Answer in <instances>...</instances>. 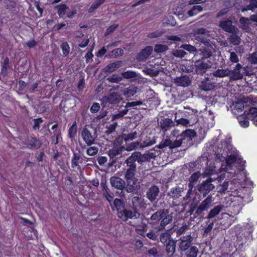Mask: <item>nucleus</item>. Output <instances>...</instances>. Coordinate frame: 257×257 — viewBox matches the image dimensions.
<instances>
[{
  "label": "nucleus",
  "mask_w": 257,
  "mask_h": 257,
  "mask_svg": "<svg viewBox=\"0 0 257 257\" xmlns=\"http://www.w3.org/2000/svg\"><path fill=\"white\" fill-rule=\"evenodd\" d=\"M219 26L223 31L229 33L238 32V28L233 25L232 21L229 19L220 21L219 23Z\"/></svg>",
  "instance_id": "14"
},
{
  "label": "nucleus",
  "mask_w": 257,
  "mask_h": 257,
  "mask_svg": "<svg viewBox=\"0 0 257 257\" xmlns=\"http://www.w3.org/2000/svg\"><path fill=\"white\" fill-rule=\"evenodd\" d=\"M231 71L228 68L222 69H217L214 72H213V76L215 77H224L226 76H228L230 75Z\"/></svg>",
  "instance_id": "30"
},
{
  "label": "nucleus",
  "mask_w": 257,
  "mask_h": 257,
  "mask_svg": "<svg viewBox=\"0 0 257 257\" xmlns=\"http://www.w3.org/2000/svg\"><path fill=\"white\" fill-rule=\"evenodd\" d=\"M242 68V65L238 63L236 65L235 67L232 70H230V79L233 80H237L241 79L243 78V74L240 72V69Z\"/></svg>",
  "instance_id": "19"
},
{
  "label": "nucleus",
  "mask_w": 257,
  "mask_h": 257,
  "mask_svg": "<svg viewBox=\"0 0 257 257\" xmlns=\"http://www.w3.org/2000/svg\"><path fill=\"white\" fill-rule=\"evenodd\" d=\"M240 124L243 127H246L249 125V121L246 118H245L243 115L239 116L237 118Z\"/></svg>",
  "instance_id": "57"
},
{
  "label": "nucleus",
  "mask_w": 257,
  "mask_h": 257,
  "mask_svg": "<svg viewBox=\"0 0 257 257\" xmlns=\"http://www.w3.org/2000/svg\"><path fill=\"white\" fill-rule=\"evenodd\" d=\"M55 9L57 10V14L59 16L62 17L69 10V7L65 4H61L55 6Z\"/></svg>",
  "instance_id": "36"
},
{
  "label": "nucleus",
  "mask_w": 257,
  "mask_h": 257,
  "mask_svg": "<svg viewBox=\"0 0 257 257\" xmlns=\"http://www.w3.org/2000/svg\"><path fill=\"white\" fill-rule=\"evenodd\" d=\"M218 169L214 166L207 167L205 169L204 172L203 174V177H205L208 176H210L213 174H217L218 171Z\"/></svg>",
  "instance_id": "40"
},
{
  "label": "nucleus",
  "mask_w": 257,
  "mask_h": 257,
  "mask_svg": "<svg viewBox=\"0 0 257 257\" xmlns=\"http://www.w3.org/2000/svg\"><path fill=\"white\" fill-rule=\"evenodd\" d=\"M215 179L209 177L206 180L203 181L198 186V190L204 197L206 196L214 188L215 186L211 183Z\"/></svg>",
  "instance_id": "7"
},
{
  "label": "nucleus",
  "mask_w": 257,
  "mask_h": 257,
  "mask_svg": "<svg viewBox=\"0 0 257 257\" xmlns=\"http://www.w3.org/2000/svg\"><path fill=\"white\" fill-rule=\"evenodd\" d=\"M122 99L121 94L117 92H113L107 95L103 96L100 99L101 104L105 106L107 103L110 104H118Z\"/></svg>",
  "instance_id": "6"
},
{
  "label": "nucleus",
  "mask_w": 257,
  "mask_h": 257,
  "mask_svg": "<svg viewBox=\"0 0 257 257\" xmlns=\"http://www.w3.org/2000/svg\"><path fill=\"white\" fill-rule=\"evenodd\" d=\"M247 61L251 64H257V52L248 55Z\"/></svg>",
  "instance_id": "51"
},
{
  "label": "nucleus",
  "mask_w": 257,
  "mask_h": 257,
  "mask_svg": "<svg viewBox=\"0 0 257 257\" xmlns=\"http://www.w3.org/2000/svg\"><path fill=\"white\" fill-rule=\"evenodd\" d=\"M121 63L122 62L119 61L109 64L106 67V71L108 73L114 71L120 67Z\"/></svg>",
  "instance_id": "39"
},
{
  "label": "nucleus",
  "mask_w": 257,
  "mask_h": 257,
  "mask_svg": "<svg viewBox=\"0 0 257 257\" xmlns=\"http://www.w3.org/2000/svg\"><path fill=\"white\" fill-rule=\"evenodd\" d=\"M190 36L192 39L197 42L203 43L206 47L214 48V43L209 40L205 39L203 36L200 35H195L194 33H190Z\"/></svg>",
  "instance_id": "18"
},
{
  "label": "nucleus",
  "mask_w": 257,
  "mask_h": 257,
  "mask_svg": "<svg viewBox=\"0 0 257 257\" xmlns=\"http://www.w3.org/2000/svg\"><path fill=\"white\" fill-rule=\"evenodd\" d=\"M216 49L215 45L214 44V48H211L206 47L204 48H202L200 49L201 51V55L202 56L201 58L200 59H206L208 60L212 54V51Z\"/></svg>",
  "instance_id": "24"
},
{
  "label": "nucleus",
  "mask_w": 257,
  "mask_h": 257,
  "mask_svg": "<svg viewBox=\"0 0 257 257\" xmlns=\"http://www.w3.org/2000/svg\"><path fill=\"white\" fill-rule=\"evenodd\" d=\"M134 153L139 164H142L148 161V157L146 154H142L140 152H134Z\"/></svg>",
  "instance_id": "38"
},
{
  "label": "nucleus",
  "mask_w": 257,
  "mask_h": 257,
  "mask_svg": "<svg viewBox=\"0 0 257 257\" xmlns=\"http://www.w3.org/2000/svg\"><path fill=\"white\" fill-rule=\"evenodd\" d=\"M169 49L168 46L163 44H156L154 47V51L156 53H162L166 51Z\"/></svg>",
  "instance_id": "47"
},
{
  "label": "nucleus",
  "mask_w": 257,
  "mask_h": 257,
  "mask_svg": "<svg viewBox=\"0 0 257 257\" xmlns=\"http://www.w3.org/2000/svg\"><path fill=\"white\" fill-rule=\"evenodd\" d=\"M203 8L200 6H194L192 9L188 11V14L189 16L192 17L196 15L198 12H201Z\"/></svg>",
  "instance_id": "48"
},
{
  "label": "nucleus",
  "mask_w": 257,
  "mask_h": 257,
  "mask_svg": "<svg viewBox=\"0 0 257 257\" xmlns=\"http://www.w3.org/2000/svg\"><path fill=\"white\" fill-rule=\"evenodd\" d=\"M138 133L135 131L128 134H123V138L125 142L132 141L138 137Z\"/></svg>",
  "instance_id": "46"
},
{
  "label": "nucleus",
  "mask_w": 257,
  "mask_h": 257,
  "mask_svg": "<svg viewBox=\"0 0 257 257\" xmlns=\"http://www.w3.org/2000/svg\"><path fill=\"white\" fill-rule=\"evenodd\" d=\"M137 169L125 168L124 169V178L126 181L125 191L127 193H132L136 190L135 185L138 179L135 177Z\"/></svg>",
  "instance_id": "4"
},
{
  "label": "nucleus",
  "mask_w": 257,
  "mask_h": 257,
  "mask_svg": "<svg viewBox=\"0 0 257 257\" xmlns=\"http://www.w3.org/2000/svg\"><path fill=\"white\" fill-rule=\"evenodd\" d=\"M138 91V88L134 85H131L124 89L123 94L126 97H131L134 96Z\"/></svg>",
  "instance_id": "25"
},
{
  "label": "nucleus",
  "mask_w": 257,
  "mask_h": 257,
  "mask_svg": "<svg viewBox=\"0 0 257 257\" xmlns=\"http://www.w3.org/2000/svg\"><path fill=\"white\" fill-rule=\"evenodd\" d=\"M160 193V189L157 185L149 187L146 192V197L151 202H153L157 199Z\"/></svg>",
  "instance_id": "15"
},
{
  "label": "nucleus",
  "mask_w": 257,
  "mask_h": 257,
  "mask_svg": "<svg viewBox=\"0 0 257 257\" xmlns=\"http://www.w3.org/2000/svg\"><path fill=\"white\" fill-rule=\"evenodd\" d=\"M199 252L198 248L196 246H192L187 250L185 257H197Z\"/></svg>",
  "instance_id": "37"
},
{
  "label": "nucleus",
  "mask_w": 257,
  "mask_h": 257,
  "mask_svg": "<svg viewBox=\"0 0 257 257\" xmlns=\"http://www.w3.org/2000/svg\"><path fill=\"white\" fill-rule=\"evenodd\" d=\"M77 133L76 123L74 122L72 126L69 129V137L71 138H73Z\"/></svg>",
  "instance_id": "59"
},
{
  "label": "nucleus",
  "mask_w": 257,
  "mask_h": 257,
  "mask_svg": "<svg viewBox=\"0 0 257 257\" xmlns=\"http://www.w3.org/2000/svg\"><path fill=\"white\" fill-rule=\"evenodd\" d=\"M107 79L109 82L111 83H118L122 80V77L114 74L108 77Z\"/></svg>",
  "instance_id": "60"
},
{
  "label": "nucleus",
  "mask_w": 257,
  "mask_h": 257,
  "mask_svg": "<svg viewBox=\"0 0 257 257\" xmlns=\"http://www.w3.org/2000/svg\"><path fill=\"white\" fill-rule=\"evenodd\" d=\"M192 33H194L195 35H206L208 37L210 36L209 34L210 31L203 28H194Z\"/></svg>",
  "instance_id": "43"
},
{
  "label": "nucleus",
  "mask_w": 257,
  "mask_h": 257,
  "mask_svg": "<svg viewBox=\"0 0 257 257\" xmlns=\"http://www.w3.org/2000/svg\"><path fill=\"white\" fill-rule=\"evenodd\" d=\"M233 106L235 109L237 111V112L242 111L244 107V102L241 100L235 102L233 103Z\"/></svg>",
  "instance_id": "54"
},
{
  "label": "nucleus",
  "mask_w": 257,
  "mask_h": 257,
  "mask_svg": "<svg viewBox=\"0 0 257 257\" xmlns=\"http://www.w3.org/2000/svg\"><path fill=\"white\" fill-rule=\"evenodd\" d=\"M196 137V132L192 129H186L181 133V138L172 141L171 138L167 136L156 148L163 149L168 147L170 150L182 147L184 150L189 148L193 145V139Z\"/></svg>",
  "instance_id": "1"
},
{
  "label": "nucleus",
  "mask_w": 257,
  "mask_h": 257,
  "mask_svg": "<svg viewBox=\"0 0 257 257\" xmlns=\"http://www.w3.org/2000/svg\"><path fill=\"white\" fill-rule=\"evenodd\" d=\"M199 86L201 89L208 91L212 89L214 87V84L209 78H207L203 80Z\"/></svg>",
  "instance_id": "21"
},
{
  "label": "nucleus",
  "mask_w": 257,
  "mask_h": 257,
  "mask_svg": "<svg viewBox=\"0 0 257 257\" xmlns=\"http://www.w3.org/2000/svg\"><path fill=\"white\" fill-rule=\"evenodd\" d=\"M100 186L102 188V191L103 196L109 203H111L113 199V196L112 194L111 193L109 189L107 187L105 183H101Z\"/></svg>",
  "instance_id": "22"
},
{
  "label": "nucleus",
  "mask_w": 257,
  "mask_h": 257,
  "mask_svg": "<svg viewBox=\"0 0 257 257\" xmlns=\"http://www.w3.org/2000/svg\"><path fill=\"white\" fill-rule=\"evenodd\" d=\"M132 203L133 206L132 210H137V207H140V208L145 207V203L144 200L139 196L133 197L132 199Z\"/></svg>",
  "instance_id": "28"
},
{
  "label": "nucleus",
  "mask_w": 257,
  "mask_h": 257,
  "mask_svg": "<svg viewBox=\"0 0 257 257\" xmlns=\"http://www.w3.org/2000/svg\"><path fill=\"white\" fill-rule=\"evenodd\" d=\"M98 151V149L96 147H91L86 151L87 155L90 156L96 155Z\"/></svg>",
  "instance_id": "63"
},
{
  "label": "nucleus",
  "mask_w": 257,
  "mask_h": 257,
  "mask_svg": "<svg viewBox=\"0 0 257 257\" xmlns=\"http://www.w3.org/2000/svg\"><path fill=\"white\" fill-rule=\"evenodd\" d=\"M140 149V143L139 141H136L131 143L126 146V148L124 150L128 152H131L133 150H136L137 149Z\"/></svg>",
  "instance_id": "44"
},
{
  "label": "nucleus",
  "mask_w": 257,
  "mask_h": 257,
  "mask_svg": "<svg viewBox=\"0 0 257 257\" xmlns=\"http://www.w3.org/2000/svg\"><path fill=\"white\" fill-rule=\"evenodd\" d=\"M9 59L8 58H6L4 60V63L3 64V66H2V68L1 69L2 73L4 74L7 73L8 68L9 66Z\"/></svg>",
  "instance_id": "62"
},
{
  "label": "nucleus",
  "mask_w": 257,
  "mask_h": 257,
  "mask_svg": "<svg viewBox=\"0 0 257 257\" xmlns=\"http://www.w3.org/2000/svg\"><path fill=\"white\" fill-rule=\"evenodd\" d=\"M214 201V198L212 195H208L203 201L201 202L199 206L197 208L195 213V217L198 216L203 211H207L212 206V203Z\"/></svg>",
  "instance_id": "10"
},
{
  "label": "nucleus",
  "mask_w": 257,
  "mask_h": 257,
  "mask_svg": "<svg viewBox=\"0 0 257 257\" xmlns=\"http://www.w3.org/2000/svg\"><path fill=\"white\" fill-rule=\"evenodd\" d=\"M158 127L164 134L176 125L173 120L169 117H162L158 121Z\"/></svg>",
  "instance_id": "8"
},
{
  "label": "nucleus",
  "mask_w": 257,
  "mask_h": 257,
  "mask_svg": "<svg viewBox=\"0 0 257 257\" xmlns=\"http://www.w3.org/2000/svg\"><path fill=\"white\" fill-rule=\"evenodd\" d=\"M193 240V237L190 234L181 237L179 242V250L181 252L188 250L191 247Z\"/></svg>",
  "instance_id": "12"
},
{
  "label": "nucleus",
  "mask_w": 257,
  "mask_h": 257,
  "mask_svg": "<svg viewBox=\"0 0 257 257\" xmlns=\"http://www.w3.org/2000/svg\"><path fill=\"white\" fill-rule=\"evenodd\" d=\"M136 162L137 160L134 153H133L130 156L126 158L124 163L126 164V168L137 169Z\"/></svg>",
  "instance_id": "23"
},
{
  "label": "nucleus",
  "mask_w": 257,
  "mask_h": 257,
  "mask_svg": "<svg viewBox=\"0 0 257 257\" xmlns=\"http://www.w3.org/2000/svg\"><path fill=\"white\" fill-rule=\"evenodd\" d=\"M23 143L27 148L31 149H38L41 147L42 144L39 139L32 136L27 137L23 141Z\"/></svg>",
  "instance_id": "13"
},
{
  "label": "nucleus",
  "mask_w": 257,
  "mask_h": 257,
  "mask_svg": "<svg viewBox=\"0 0 257 257\" xmlns=\"http://www.w3.org/2000/svg\"><path fill=\"white\" fill-rule=\"evenodd\" d=\"M153 49L152 46H147L143 49L137 56V59L139 61H144L147 59L152 54Z\"/></svg>",
  "instance_id": "20"
},
{
  "label": "nucleus",
  "mask_w": 257,
  "mask_h": 257,
  "mask_svg": "<svg viewBox=\"0 0 257 257\" xmlns=\"http://www.w3.org/2000/svg\"><path fill=\"white\" fill-rule=\"evenodd\" d=\"M181 133L180 134V131L177 128H174L171 132L170 138H176L178 139L181 138Z\"/></svg>",
  "instance_id": "64"
},
{
  "label": "nucleus",
  "mask_w": 257,
  "mask_h": 257,
  "mask_svg": "<svg viewBox=\"0 0 257 257\" xmlns=\"http://www.w3.org/2000/svg\"><path fill=\"white\" fill-rule=\"evenodd\" d=\"M139 142L140 143V149H143L155 144L156 142V137H153L152 138L147 137L145 140H141Z\"/></svg>",
  "instance_id": "26"
},
{
  "label": "nucleus",
  "mask_w": 257,
  "mask_h": 257,
  "mask_svg": "<svg viewBox=\"0 0 257 257\" xmlns=\"http://www.w3.org/2000/svg\"><path fill=\"white\" fill-rule=\"evenodd\" d=\"M239 23L241 25L242 29H246L248 28V26L250 24L249 18L242 17L240 18Z\"/></svg>",
  "instance_id": "49"
},
{
  "label": "nucleus",
  "mask_w": 257,
  "mask_h": 257,
  "mask_svg": "<svg viewBox=\"0 0 257 257\" xmlns=\"http://www.w3.org/2000/svg\"><path fill=\"white\" fill-rule=\"evenodd\" d=\"M81 135L87 146L94 144L97 138L96 129L92 127H91V130L87 127L84 128L81 131Z\"/></svg>",
  "instance_id": "5"
},
{
  "label": "nucleus",
  "mask_w": 257,
  "mask_h": 257,
  "mask_svg": "<svg viewBox=\"0 0 257 257\" xmlns=\"http://www.w3.org/2000/svg\"><path fill=\"white\" fill-rule=\"evenodd\" d=\"M110 183L111 186L115 189L121 191V196H124V192L123 190V189L125 190L126 185L124 180L120 177L113 176L110 178Z\"/></svg>",
  "instance_id": "11"
},
{
  "label": "nucleus",
  "mask_w": 257,
  "mask_h": 257,
  "mask_svg": "<svg viewBox=\"0 0 257 257\" xmlns=\"http://www.w3.org/2000/svg\"><path fill=\"white\" fill-rule=\"evenodd\" d=\"M172 220V216L167 209H161L154 213L148 219V223L155 225L160 222V225L156 227L159 231L164 230L166 225L169 224Z\"/></svg>",
  "instance_id": "3"
},
{
  "label": "nucleus",
  "mask_w": 257,
  "mask_h": 257,
  "mask_svg": "<svg viewBox=\"0 0 257 257\" xmlns=\"http://www.w3.org/2000/svg\"><path fill=\"white\" fill-rule=\"evenodd\" d=\"M248 115L254 125L257 126V108L251 107L249 110Z\"/></svg>",
  "instance_id": "41"
},
{
  "label": "nucleus",
  "mask_w": 257,
  "mask_h": 257,
  "mask_svg": "<svg viewBox=\"0 0 257 257\" xmlns=\"http://www.w3.org/2000/svg\"><path fill=\"white\" fill-rule=\"evenodd\" d=\"M173 82L178 86L187 87L191 84V80L189 76L184 75L174 78Z\"/></svg>",
  "instance_id": "17"
},
{
  "label": "nucleus",
  "mask_w": 257,
  "mask_h": 257,
  "mask_svg": "<svg viewBox=\"0 0 257 257\" xmlns=\"http://www.w3.org/2000/svg\"><path fill=\"white\" fill-rule=\"evenodd\" d=\"M183 190L182 188L179 187H176L172 188L168 192V196L173 199H177L181 196L182 192Z\"/></svg>",
  "instance_id": "27"
},
{
  "label": "nucleus",
  "mask_w": 257,
  "mask_h": 257,
  "mask_svg": "<svg viewBox=\"0 0 257 257\" xmlns=\"http://www.w3.org/2000/svg\"><path fill=\"white\" fill-rule=\"evenodd\" d=\"M238 33H230L231 34L227 38V40L230 44L234 46L238 45L241 43V39L240 37L237 35Z\"/></svg>",
  "instance_id": "29"
},
{
  "label": "nucleus",
  "mask_w": 257,
  "mask_h": 257,
  "mask_svg": "<svg viewBox=\"0 0 257 257\" xmlns=\"http://www.w3.org/2000/svg\"><path fill=\"white\" fill-rule=\"evenodd\" d=\"M228 52L230 53V61L234 63H238L239 60L237 54L235 52L231 51V50H229Z\"/></svg>",
  "instance_id": "55"
},
{
  "label": "nucleus",
  "mask_w": 257,
  "mask_h": 257,
  "mask_svg": "<svg viewBox=\"0 0 257 257\" xmlns=\"http://www.w3.org/2000/svg\"><path fill=\"white\" fill-rule=\"evenodd\" d=\"M104 1L105 0H96L88 9V12L90 13L93 12L95 10L98 8Z\"/></svg>",
  "instance_id": "45"
},
{
  "label": "nucleus",
  "mask_w": 257,
  "mask_h": 257,
  "mask_svg": "<svg viewBox=\"0 0 257 257\" xmlns=\"http://www.w3.org/2000/svg\"><path fill=\"white\" fill-rule=\"evenodd\" d=\"M111 208L113 211H116L117 217L122 221L126 222L129 219H135L139 217L140 214L136 209H131L125 208L124 201L120 199L115 198Z\"/></svg>",
  "instance_id": "2"
},
{
  "label": "nucleus",
  "mask_w": 257,
  "mask_h": 257,
  "mask_svg": "<svg viewBox=\"0 0 257 257\" xmlns=\"http://www.w3.org/2000/svg\"><path fill=\"white\" fill-rule=\"evenodd\" d=\"M175 121L177 125H182L186 127L190 125V122L188 119L184 118H177V113H175Z\"/></svg>",
  "instance_id": "42"
},
{
  "label": "nucleus",
  "mask_w": 257,
  "mask_h": 257,
  "mask_svg": "<svg viewBox=\"0 0 257 257\" xmlns=\"http://www.w3.org/2000/svg\"><path fill=\"white\" fill-rule=\"evenodd\" d=\"M172 55L177 58H183L186 54V53L182 49L174 50L172 52Z\"/></svg>",
  "instance_id": "58"
},
{
  "label": "nucleus",
  "mask_w": 257,
  "mask_h": 257,
  "mask_svg": "<svg viewBox=\"0 0 257 257\" xmlns=\"http://www.w3.org/2000/svg\"><path fill=\"white\" fill-rule=\"evenodd\" d=\"M180 48H183L190 53L196 52L197 50L195 47L188 44L182 45Z\"/></svg>",
  "instance_id": "61"
},
{
  "label": "nucleus",
  "mask_w": 257,
  "mask_h": 257,
  "mask_svg": "<svg viewBox=\"0 0 257 257\" xmlns=\"http://www.w3.org/2000/svg\"><path fill=\"white\" fill-rule=\"evenodd\" d=\"M212 63L209 60L199 59L195 61L196 72L198 74H203L211 68Z\"/></svg>",
  "instance_id": "9"
},
{
  "label": "nucleus",
  "mask_w": 257,
  "mask_h": 257,
  "mask_svg": "<svg viewBox=\"0 0 257 257\" xmlns=\"http://www.w3.org/2000/svg\"><path fill=\"white\" fill-rule=\"evenodd\" d=\"M249 4L244 7H241V11L244 12L247 11L254 12L257 9V0H249Z\"/></svg>",
  "instance_id": "33"
},
{
  "label": "nucleus",
  "mask_w": 257,
  "mask_h": 257,
  "mask_svg": "<svg viewBox=\"0 0 257 257\" xmlns=\"http://www.w3.org/2000/svg\"><path fill=\"white\" fill-rule=\"evenodd\" d=\"M117 126V123L116 122H114L113 124L109 125L106 127V130L105 132V134L109 135L110 134H114Z\"/></svg>",
  "instance_id": "50"
},
{
  "label": "nucleus",
  "mask_w": 257,
  "mask_h": 257,
  "mask_svg": "<svg viewBox=\"0 0 257 257\" xmlns=\"http://www.w3.org/2000/svg\"><path fill=\"white\" fill-rule=\"evenodd\" d=\"M223 208V205L215 206L213 208L210 210L206 218L211 219L215 217L222 210Z\"/></svg>",
  "instance_id": "32"
},
{
  "label": "nucleus",
  "mask_w": 257,
  "mask_h": 257,
  "mask_svg": "<svg viewBox=\"0 0 257 257\" xmlns=\"http://www.w3.org/2000/svg\"><path fill=\"white\" fill-rule=\"evenodd\" d=\"M61 48L62 50L63 54L66 56H67L70 52V47L67 42L62 43L61 45Z\"/></svg>",
  "instance_id": "53"
},
{
  "label": "nucleus",
  "mask_w": 257,
  "mask_h": 257,
  "mask_svg": "<svg viewBox=\"0 0 257 257\" xmlns=\"http://www.w3.org/2000/svg\"><path fill=\"white\" fill-rule=\"evenodd\" d=\"M221 157L225 160V163L227 166L229 167H231L237 160H239V155L237 153L228 155L225 159L222 156Z\"/></svg>",
  "instance_id": "31"
},
{
  "label": "nucleus",
  "mask_w": 257,
  "mask_h": 257,
  "mask_svg": "<svg viewBox=\"0 0 257 257\" xmlns=\"http://www.w3.org/2000/svg\"><path fill=\"white\" fill-rule=\"evenodd\" d=\"M124 150V147H119L113 148L108 151V155L111 160V163L109 164L110 166H112L115 163V159L120 157L121 153Z\"/></svg>",
  "instance_id": "16"
},
{
  "label": "nucleus",
  "mask_w": 257,
  "mask_h": 257,
  "mask_svg": "<svg viewBox=\"0 0 257 257\" xmlns=\"http://www.w3.org/2000/svg\"><path fill=\"white\" fill-rule=\"evenodd\" d=\"M122 76L125 79L134 78L137 76L135 72L128 71L121 73Z\"/></svg>",
  "instance_id": "52"
},
{
  "label": "nucleus",
  "mask_w": 257,
  "mask_h": 257,
  "mask_svg": "<svg viewBox=\"0 0 257 257\" xmlns=\"http://www.w3.org/2000/svg\"><path fill=\"white\" fill-rule=\"evenodd\" d=\"M159 238L160 242L165 245L169 241L171 242V240H174L171 237V234L168 232L162 233L160 235Z\"/></svg>",
  "instance_id": "35"
},
{
  "label": "nucleus",
  "mask_w": 257,
  "mask_h": 257,
  "mask_svg": "<svg viewBox=\"0 0 257 257\" xmlns=\"http://www.w3.org/2000/svg\"><path fill=\"white\" fill-rule=\"evenodd\" d=\"M228 187V181H224L222 184L218 187V192L220 193H224Z\"/></svg>",
  "instance_id": "56"
},
{
  "label": "nucleus",
  "mask_w": 257,
  "mask_h": 257,
  "mask_svg": "<svg viewBox=\"0 0 257 257\" xmlns=\"http://www.w3.org/2000/svg\"><path fill=\"white\" fill-rule=\"evenodd\" d=\"M82 162V159L81 155L78 153H73V157L71 160L72 168H74L78 167V168H79V163H81Z\"/></svg>",
  "instance_id": "34"
}]
</instances>
